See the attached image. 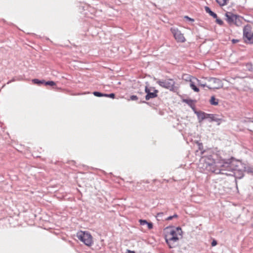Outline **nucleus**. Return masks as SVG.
<instances>
[{
  "label": "nucleus",
  "instance_id": "15",
  "mask_svg": "<svg viewBox=\"0 0 253 253\" xmlns=\"http://www.w3.org/2000/svg\"><path fill=\"white\" fill-rule=\"evenodd\" d=\"M210 103L212 105H217L218 104V99L215 98L214 96H212L210 100Z\"/></svg>",
  "mask_w": 253,
  "mask_h": 253
},
{
  "label": "nucleus",
  "instance_id": "7",
  "mask_svg": "<svg viewBox=\"0 0 253 253\" xmlns=\"http://www.w3.org/2000/svg\"><path fill=\"white\" fill-rule=\"evenodd\" d=\"M170 31L173 34L175 40L179 42H184L185 39L181 32L176 28H171Z\"/></svg>",
  "mask_w": 253,
  "mask_h": 253
},
{
  "label": "nucleus",
  "instance_id": "25",
  "mask_svg": "<svg viewBox=\"0 0 253 253\" xmlns=\"http://www.w3.org/2000/svg\"><path fill=\"white\" fill-rule=\"evenodd\" d=\"M211 115L210 114H207V113H205V119H209L210 118V117L211 116Z\"/></svg>",
  "mask_w": 253,
  "mask_h": 253
},
{
  "label": "nucleus",
  "instance_id": "19",
  "mask_svg": "<svg viewBox=\"0 0 253 253\" xmlns=\"http://www.w3.org/2000/svg\"><path fill=\"white\" fill-rule=\"evenodd\" d=\"M45 84V85H50V86H54L56 84L53 81H47L44 83Z\"/></svg>",
  "mask_w": 253,
  "mask_h": 253
},
{
  "label": "nucleus",
  "instance_id": "33",
  "mask_svg": "<svg viewBox=\"0 0 253 253\" xmlns=\"http://www.w3.org/2000/svg\"><path fill=\"white\" fill-rule=\"evenodd\" d=\"M127 253H135V252L133 251H131L128 250Z\"/></svg>",
  "mask_w": 253,
  "mask_h": 253
},
{
  "label": "nucleus",
  "instance_id": "29",
  "mask_svg": "<svg viewBox=\"0 0 253 253\" xmlns=\"http://www.w3.org/2000/svg\"><path fill=\"white\" fill-rule=\"evenodd\" d=\"M163 212H160V213H158L157 214V217H158V218H159V217H162V216L163 215Z\"/></svg>",
  "mask_w": 253,
  "mask_h": 253
},
{
  "label": "nucleus",
  "instance_id": "2",
  "mask_svg": "<svg viewBox=\"0 0 253 253\" xmlns=\"http://www.w3.org/2000/svg\"><path fill=\"white\" fill-rule=\"evenodd\" d=\"M165 232V240L169 247L174 248L176 243L182 237L181 229L180 227H167Z\"/></svg>",
  "mask_w": 253,
  "mask_h": 253
},
{
  "label": "nucleus",
  "instance_id": "21",
  "mask_svg": "<svg viewBox=\"0 0 253 253\" xmlns=\"http://www.w3.org/2000/svg\"><path fill=\"white\" fill-rule=\"evenodd\" d=\"M139 222L141 225H144L145 224H147V223H148V222L146 220H142V219H140L139 220Z\"/></svg>",
  "mask_w": 253,
  "mask_h": 253
},
{
  "label": "nucleus",
  "instance_id": "12",
  "mask_svg": "<svg viewBox=\"0 0 253 253\" xmlns=\"http://www.w3.org/2000/svg\"><path fill=\"white\" fill-rule=\"evenodd\" d=\"M246 43L249 44L253 43V31L250 34V36L246 37L245 39Z\"/></svg>",
  "mask_w": 253,
  "mask_h": 253
},
{
  "label": "nucleus",
  "instance_id": "28",
  "mask_svg": "<svg viewBox=\"0 0 253 253\" xmlns=\"http://www.w3.org/2000/svg\"><path fill=\"white\" fill-rule=\"evenodd\" d=\"M199 149L200 150H202L203 149V145L202 143H199Z\"/></svg>",
  "mask_w": 253,
  "mask_h": 253
},
{
  "label": "nucleus",
  "instance_id": "1",
  "mask_svg": "<svg viewBox=\"0 0 253 253\" xmlns=\"http://www.w3.org/2000/svg\"><path fill=\"white\" fill-rule=\"evenodd\" d=\"M199 167L204 171L234 176L236 178L239 179L243 177L245 171L253 174V168H246L244 164L233 158L215 162L212 156H204L200 160Z\"/></svg>",
  "mask_w": 253,
  "mask_h": 253
},
{
  "label": "nucleus",
  "instance_id": "5",
  "mask_svg": "<svg viewBox=\"0 0 253 253\" xmlns=\"http://www.w3.org/2000/svg\"><path fill=\"white\" fill-rule=\"evenodd\" d=\"M157 83L161 87L170 91L174 90L175 82L172 79L158 80Z\"/></svg>",
  "mask_w": 253,
  "mask_h": 253
},
{
  "label": "nucleus",
  "instance_id": "10",
  "mask_svg": "<svg viewBox=\"0 0 253 253\" xmlns=\"http://www.w3.org/2000/svg\"><path fill=\"white\" fill-rule=\"evenodd\" d=\"M222 119L218 117V115L216 114H211L209 121L211 122H215L217 123L218 125H219L222 121Z\"/></svg>",
  "mask_w": 253,
  "mask_h": 253
},
{
  "label": "nucleus",
  "instance_id": "32",
  "mask_svg": "<svg viewBox=\"0 0 253 253\" xmlns=\"http://www.w3.org/2000/svg\"><path fill=\"white\" fill-rule=\"evenodd\" d=\"M185 18H187V19H189L190 20H191V21H194V20H193V19H191V18H190L188 17V16H185Z\"/></svg>",
  "mask_w": 253,
  "mask_h": 253
},
{
  "label": "nucleus",
  "instance_id": "24",
  "mask_svg": "<svg viewBox=\"0 0 253 253\" xmlns=\"http://www.w3.org/2000/svg\"><path fill=\"white\" fill-rule=\"evenodd\" d=\"M147 225L148 229H151L153 228V224L152 223L148 222V223H147Z\"/></svg>",
  "mask_w": 253,
  "mask_h": 253
},
{
  "label": "nucleus",
  "instance_id": "23",
  "mask_svg": "<svg viewBox=\"0 0 253 253\" xmlns=\"http://www.w3.org/2000/svg\"><path fill=\"white\" fill-rule=\"evenodd\" d=\"M130 99L131 100H137L138 97L137 96L133 95L130 96Z\"/></svg>",
  "mask_w": 253,
  "mask_h": 253
},
{
  "label": "nucleus",
  "instance_id": "14",
  "mask_svg": "<svg viewBox=\"0 0 253 253\" xmlns=\"http://www.w3.org/2000/svg\"><path fill=\"white\" fill-rule=\"evenodd\" d=\"M188 79L190 80V86L192 89L195 92H198L199 91V88L195 85L194 83L191 80V77L189 76Z\"/></svg>",
  "mask_w": 253,
  "mask_h": 253
},
{
  "label": "nucleus",
  "instance_id": "16",
  "mask_svg": "<svg viewBox=\"0 0 253 253\" xmlns=\"http://www.w3.org/2000/svg\"><path fill=\"white\" fill-rule=\"evenodd\" d=\"M183 101L187 104L191 108H193L194 106V101L192 99H183Z\"/></svg>",
  "mask_w": 253,
  "mask_h": 253
},
{
  "label": "nucleus",
  "instance_id": "9",
  "mask_svg": "<svg viewBox=\"0 0 253 253\" xmlns=\"http://www.w3.org/2000/svg\"><path fill=\"white\" fill-rule=\"evenodd\" d=\"M253 32L252 26L247 24L243 29V38L245 39L247 36H250V34Z\"/></svg>",
  "mask_w": 253,
  "mask_h": 253
},
{
  "label": "nucleus",
  "instance_id": "8",
  "mask_svg": "<svg viewBox=\"0 0 253 253\" xmlns=\"http://www.w3.org/2000/svg\"><path fill=\"white\" fill-rule=\"evenodd\" d=\"M145 92L147 93L146 95L145 96V99L146 100H148L151 98H154L158 96V90L154 89V92H151L150 91V89L147 86H146L145 88Z\"/></svg>",
  "mask_w": 253,
  "mask_h": 253
},
{
  "label": "nucleus",
  "instance_id": "11",
  "mask_svg": "<svg viewBox=\"0 0 253 253\" xmlns=\"http://www.w3.org/2000/svg\"><path fill=\"white\" fill-rule=\"evenodd\" d=\"M195 113L196 114V115L198 117L199 122H201L205 119V112H202V111H198V112H196Z\"/></svg>",
  "mask_w": 253,
  "mask_h": 253
},
{
  "label": "nucleus",
  "instance_id": "18",
  "mask_svg": "<svg viewBox=\"0 0 253 253\" xmlns=\"http://www.w3.org/2000/svg\"><path fill=\"white\" fill-rule=\"evenodd\" d=\"M93 94L94 95H95V96H97V97H103V96H106L105 93H101V92H98V91H94L93 92Z\"/></svg>",
  "mask_w": 253,
  "mask_h": 253
},
{
  "label": "nucleus",
  "instance_id": "31",
  "mask_svg": "<svg viewBox=\"0 0 253 253\" xmlns=\"http://www.w3.org/2000/svg\"><path fill=\"white\" fill-rule=\"evenodd\" d=\"M232 42L233 43H236V42H238L239 40H236V39H233L232 40Z\"/></svg>",
  "mask_w": 253,
  "mask_h": 253
},
{
  "label": "nucleus",
  "instance_id": "3",
  "mask_svg": "<svg viewBox=\"0 0 253 253\" xmlns=\"http://www.w3.org/2000/svg\"><path fill=\"white\" fill-rule=\"evenodd\" d=\"M225 16V20L230 25H235L237 26H240L242 24L241 18L232 12H227Z\"/></svg>",
  "mask_w": 253,
  "mask_h": 253
},
{
  "label": "nucleus",
  "instance_id": "13",
  "mask_svg": "<svg viewBox=\"0 0 253 253\" xmlns=\"http://www.w3.org/2000/svg\"><path fill=\"white\" fill-rule=\"evenodd\" d=\"M205 9L207 13H209L211 16H212L214 18H216L217 17V14L213 12V11H212L209 7L205 6Z\"/></svg>",
  "mask_w": 253,
  "mask_h": 253
},
{
  "label": "nucleus",
  "instance_id": "26",
  "mask_svg": "<svg viewBox=\"0 0 253 253\" xmlns=\"http://www.w3.org/2000/svg\"><path fill=\"white\" fill-rule=\"evenodd\" d=\"M197 81H198V83H199V84L200 85H201V86L205 87V86H208V85H206V84H203L201 83H200V81H199V80H197Z\"/></svg>",
  "mask_w": 253,
  "mask_h": 253
},
{
  "label": "nucleus",
  "instance_id": "20",
  "mask_svg": "<svg viewBox=\"0 0 253 253\" xmlns=\"http://www.w3.org/2000/svg\"><path fill=\"white\" fill-rule=\"evenodd\" d=\"M216 23L217 24H218L219 25H222L223 24V22L222 21V20L220 19H218V18H216Z\"/></svg>",
  "mask_w": 253,
  "mask_h": 253
},
{
  "label": "nucleus",
  "instance_id": "34",
  "mask_svg": "<svg viewBox=\"0 0 253 253\" xmlns=\"http://www.w3.org/2000/svg\"><path fill=\"white\" fill-rule=\"evenodd\" d=\"M172 216H173V218H174V217H177L178 216L177 214H175L173 215H172Z\"/></svg>",
  "mask_w": 253,
  "mask_h": 253
},
{
  "label": "nucleus",
  "instance_id": "4",
  "mask_svg": "<svg viewBox=\"0 0 253 253\" xmlns=\"http://www.w3.org/2000/svg\"><path fill=\"white\" fill-rule=\"evenodd\" d=\"M77 237L87 246H90L92 244V236L87 232L80 231L77 233Z\"/></svg>",
  "mask_w": 253,
  "mask_h": 253
},
{
  "label": "nucleus",
  "instance_id": "6",
  "mask_svg": "<svg viewBox=\"0 0 253 253\" xmlns=\"http://www.w3.org/2000/svg\"><path fill=\"white\" fill-rule=\"evenodd\" d=\"M209 81L211 84L207 87L210 89H219L223 87V83L219 79L211 78Z\"/></svg>",
  "mask_w": 253,
  "mask_h": 253
},
{
  "label": "nucleus",
  "instance_id": "22",
  "mask_svg": "<svg viewBox=\"0 0 253 253\" xmlns=\"http://www.w3.org/2000/svg\"><path fill=\"white\" fill-rule=\"evenodd\" d=\"M105 95H107V96H105V97H110L112 98H114L115 96L114 93L105 94Z\"/></svg>",
  "mask_w": 253,
  "mask_h": 253
},
{
  "label": "nucleus",
  "instance_id": "17",
  "mask_svg": "<svg viewBox=\"0 0 253 253\" xmlns=\"http://www.w3.org/2000/svg\"><path fill=\"white\" fill-rule=\"evenodd\" d=\"M32 82L35 84H43L44 83V80H39L38 79H33L32 80Z\"/></svg>",
  "mask_w": 253,
  "mask_h": 253
},
{
  "label": "nucleus",
  "instance_id": "30",
  "mask_svg": "<svg viewBox=\"0 0 253 253\" xmlns=\"http://www.w3.org/2000/svg\"><path fill=\"white\" fill-rule=\"evenodd\" d=\"M173 218V216H169L168 217L166 218V220H169L172 219Z\"/></svg>",
  "mask_w": 253,
  "mask_h": 253
},
{
  "label": "nucleus",
  "instance_id": "27",
  "mask_svg": "<svg viewBox=\"0 0 253 253\" xmlns=\"http://www.w3.org/2000/svg\"><path fill=\"white\" fill-rule=\"evenodd\" d=\"M217 244V242L215 240H213L211 243L212 246H215Z\"/></svg>",
  "mask_w": 253,
  "mask_h": 253
}]
</instances>
